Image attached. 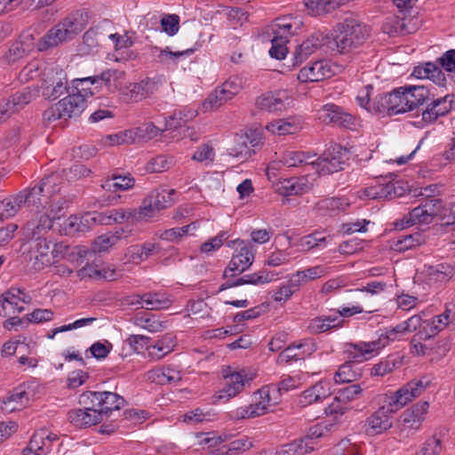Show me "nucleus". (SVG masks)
Instances as JSON below:
<instances>
[{
	"mask_svg": "<svg viewBox=\"0 0 455 455\" xmlns=\"http://www.w3.org/2000/svg\"><path fill=\"white\" fill-rule=\"evenodd\" d=\"M82 16L79 12L71 13L49 29L37 42V50L39 52H45L65 41L71 40L82 32L85 28V22Z\"/></svg>",
	"mask_w": 455,
	"mask_h": 455,
	"instance_id": "obj_1",
	"label": "nucleus"
},
{
	"mask_svg": "<svg viewBox=\"0 0 455 455\" xmlns=\"http://www.w3.org/2000/svg\"><path fill=\"white\" fill-rule=\"evenodd\" d=\"M93 95V92L88 89L76 87V92L69 93L57 103L53 104L43 114L44 121L52 124L57 120L79 116L86 107V98Z\"/></svg>",
	"mask_w": 455,
	"mask_h": 455,
	"instance_id": "obj_2",
	"label": "nucleus"
},
{
	"mask_svg": "<svg viewBox=\"0 0 455 455\" xmlns=\"http://www.w3.org/2000/svg\"><path fill=\"white\" fill-rule=\"evenodd\" d=\"M221 387L212 395V403H226L241 394L253 379L252 374L244 369L235 370L227 366L221 371Z\"/></svg>",
	"mask_w": 455,
	"mask_h": 455,
	"instance_id": "obj_3",
	"label": "nucleus"
},
{
	"mask_svg": "<svg viewBox=\"0 0 455 455\" xmlns=\"http://www.w3.org/2000/svg\"><path fill=\"white\" fill-rule=\"evenodd\" d=\"M334 42L340 53L350 52L361 46L368 36L365 25L355 19L347 18L336 26Z\"/></svg>",
	"mask_w": 455,
	"mask_h": 455,
	"instance_id": "obj_4",
	"label": "nucleus"
},
{
	"mask_svg": "<svg viewBox=\"0 0 455 455\" xmlns=\"http://www.w3.org/2000/svg\"><path fill=\"white\" fill-rule=\"evenodd\" d=\"M433 380L434 377L430 374L415 378L401 387L391 395H385L384 403L396 412L413 399L421 395L427 388L432 385Z\"/></svg>",
	"mask_w": 455,
	"mask_h": 455,
	"instance_id": "obj_5",
	"label": "nucleus"
},
{
	"mask_svg": "<svg viewBox=\"0 0 455 455\" xmlns=\"http://www.w3.org/2000/svg\"><path fill=\"white\" fill-rule=\"evenodd\" d=\"M78 403L88 407H96L101 419L108 418L112 411L124 407L125 399L110 391H85L79 395Z\"/></svg>",
	"mask_w": 455,
	"mask_h": 455,
	"instance_id": "obj_6",
	"label": "nucleus"
},
{
	"mask_svg": "<svg viewBox=\"0 0 455 455\" xmlns=\"http://www.w3.org/2000/svg\"><path fill=\"white\" fill-rule=\"evenodd\" d=\"M349 158V150L339 144L330 145L315 161L314 169L319 175H327L344 169Z\"/></svg>",
	"mask_w": 455,
	"mask_h": 455,
	"instance_id": "obj_7",
	"label": "nucleus"
},
{
	"mask_svg": "<svg viewBox=\"0 0 455 455\" xmlns=\"http://www.w3.org/2000/svg\"><path fill=\"white\" fill-rule=\"evenodd\" d=\"M245 79L241 76H229L220 86L212 92L204 101V107L218 108L237 95L244 87Z\"/></svg>",
	"mask_w": 455,
	"mask_h": 455,
	"instance_id": "obj_8",
	"label": "nucleus"
},
{
	"mask_svg": "<svg viewBox=\"0 0 455 455\" xmlns=\"http://www.w3.org/2000/svg\"><path fill=\"white\" fill-rule=\"evenodd\" d=\"M403 87L394 89L390 92L378 95L373 101V109L381 114L389 116L398 115L410 111L406 103Z\"/></svg>",
	"mask_w": 455,
	"mask_h": 455,
	"instance_id": "obj_9",
	"label": "nucleus"
},
{
	"mask_svg": "<svg viewBox=\"0 0 455 455\" xmlns=\"http://www.w3.org/2000/svg\"><path fill=\"white\" fill-rule=\"evenodd\" d=\"M162 84L160 76L145 77L139 82L130 83L123 89V100L126 103H138L156 93Z\"/></svg>",
	"mask_w": 455,
	"mask_h": 455,
	"instance_id": "obj_10",
	"label": "nucleus"
},
{
	"mask_svg": "<svg viewBox=\"0 0 455 455\" xmlns=\"http://www.w3.org/2000/svg\"><path fill=\"white\" fill-rule=\"evenodd\" d=\"M256 248L250 242L241 241L238 242L231 260L224 270L223 277L228 278V273L233 272L231 276L236 274H242L252 265L255 258Z\"/></svg>",
	"mask_w": 455,
	"mask_h": 455,
	"instance_id": "obj_11",
	"label": "nucleus"
},
{
	"mask_svg": "<svg viewBox=\"0 0 455 455\" xmlns=\"http://www.w3.org/2000/svg\"><path fill=\"white\" fill-rule=\"evenodd\" d=\"M58 218L57 212L50 216L47 212L36 211L23 228L25 239L33 241L44 238V235L52 228L53 221Z\"/></svg>",
	"mask_w": 455,
	"mask_h": 455,
	"instance_id": "obj_12",
	"label": "nucleus"
},
{
	"mask_svg": "<svg viewBox=\"0 0 455 455\" xmlns=\"http://www.w3.org/2000/svg\"><path fill=\"white\" fill-rule=\"evenodd\" d=\"M58 218L57 212L50 216L47 212L36 211L23 228L25 239L33 241L44 238V235L52 228L53 221Z\"/></svg>",
	"mask_w": 455,
	"mask_h": 455,
	"instance_id": "obj_13",
	"label": "nucleus"
},
{
	"mask_svg": "<svg viewBox=\"0 0 455 455\" xmlns=\"http://www.w3.org/2000/svg\"><path fill=\"white\" fill-rule=\"evenodd\" d=\"M395 413L387 403L367 417L364 424L369 435H381L393 427L392 415Z\"/></svg>",
	"mask_w": 455,
	"mask_h": 455,
	"instance_id": "obj_14",
	"label": "nucleus"
},
{
	"mask_svg": "<svg viewBox=\"0 0 455 455\" xmlns=\"http://www.w3.org/2000/svg\"><path fill=\"white\" fill-rule=\"evenodd\" d=\"M279 403L278 389L270 384L260 387L252 395L251 407L257 417L265 415Z\"/></svg>",
	"mask_w": 455,
	"mask_h": 455,
	"instance_id": "obj_15",
	"label": "nucleus"
},
{
	"mask_svg": "<svg viewBox=\"0 0 455 455\" xmlns=\"http://www.w3.org/2000/svg\"><path fill=\"white\" fill-rule=\"evenodd\" d=\"M51 241L46 238H39L28 241V252L30 260L33 261L32 267L36 271H41L55 263L52 260Z\"/></svg>",
	"mask_w": 455,
	"mask_h": 455,
	"instance_id": "obj_16",
	"label": "nucleus"
},
{
	"mask_svg": "<svg viewBox=\"0 0 455 455\" xmlns=\"http://www.w3.org/2000/svg\"><path fill=\"white\" fill-rule=\"evenodd\" d=\"M317 118L324 124H334L345 128H351L355 124V118L352 115L332 103L325 104L318 109Z\"/></svg>",
	"mask_w": 455,
	"mask_h": 455,
	"instance_id": "obj_17",
	"label": "nucleus"
},
{
	"mask_svg": "<svg viewBox=\"0 0 455 455\" xmlns=\"http://www.w3.org/2000/svg\"><path fill=\"white\" fill-rule=\"evenodd\" d=\"M380 351L376 339L369 342L347 343L344 350L347 362L354 364L369 360Z\"/></svg>",
	"mask_w": 455,
	"mask_h": 455,
	"instance_id": "obj_18",
	"label": "nucleus"
},
{
	"mask_svg": "<svg viewBox=\"0 0 455 455\" xmlns=\"http://www.w3.org/2000/svg\"><path fill=\"white\" fill-rule=\"evenodd\" d=\"M380 351L376 339L369 342L347 343L344 350L347 362L354 364L369 360Z\"/></svg>",
	"mask_w": 455,
	"mask_h": 455,
	"instance_id": "obj_19",
	"label": "nucleus"
},
{
	"mask_svg": "<svg viewBox=\"0 0 455 455\" xmlns=\"http://www.w3.org/2000/svg\"><path fill=\"white\" fill-rule=\"evenodd\" d=\"M334 73L332 64L326 60H321L302 68L298 74V79L301 83L319 82L331 77Z\"/></svg>",
	"mask_w": 455,
	"mask_h": 455,
	"instance_id": "obj_20",
	"label": "nucleus"
},
{
	"mask_svg": "<svg viewBox=\"0 0 455 455\" xmlns=\"http://www.w3.org/2000/svg\"><path fill=\"white\" fill-rule=\"evenodd\" d=\"M426 104V108L422 112V120L425 123L432 124L451 110L452 96L447 94L443 97L435 98L431 93L430 100Z\"/></svg>",
	"mask_w": 455,
	"mask_h": 455,
	"instance_id": "obj_21",
	"label": "nucleus"
},
{
	"mask_svg": "<svg viewBox=\"0 0 455 455\" xmlns=\"http://www.w3.org/2000/svg\"><path fill=\"white\" fill-rule=\"evenodd\" d=\"M290 98L285 91L267 92L256 100L257 108L269 113L283 111L290 104Z\"/></svg>",
	"mask_w": 455,
	"mask_h": 455,
	"instance_id": "obj_22",
	"label": "nucleus"
},
{
	"mask_svg": "<svg viewBox=\"0 0 455 455\" xmlns=\"http://www.w3.org/2000/svg\"><path fill=\"white\" fill-rule=\"evenodd\" d=\"M442 200L440 198H421L419 204L411 210V218L419 224H429L440 214Z\"/></svg>",
	"mask_w": 455,
	"mask_h": 455,
	"instance_id": "obj_23",
	"label": "nucleus"
},
{
	"mask_svg": "<svg viewBox=\"0 0 455 455\" xmlns=\"http://www.w3.org/2000/svg\"><path fill=\"white\" fill-rule=\"evenodd\" d=\"M275 191L283 196H298L307 192L311 187L307 176L292 177L278 180L275 185Z\"/></svg>",
	"mask_w": 455,
	"mask_h": 455,
	"instance_id": "obj_24",
	"label": "nucleus"
},
{
	"mask_svg": "<svg viewBox=\"0 0 455 455\" xmlns=\"http://www.w3.org/2000/svg\"><path fill=\"white\" fill-rule=\"evenodd\" d=\"M315 350V344L309 340L293 342L279 354L277 363L285 364L291 361H298L310 355Z\"/></svg>",
	"mask_w": 455,
	"mask_h": 455,
	"instance_id": "obj_25",
	"label": "nucleus"
},
{
	"mask_svg": "<svg viewBox=\"0 0 455 455\" xmlns=\"http://www.w3.org/2000/svg\"><path fill=\"white\" fill-rule=\"evenodd\" d=\"M454 321L455 313L452 314L451 309L447 307L443 314L425 320V331H421L419 334V339H428L434 337Z\"/></svg>",
	"mask_w": 455,
	"mask_h": 455,
	"instance_id": "obj_26",
	"label": "nucleus"
},
{
	"mask_svg": "<svg viewBox=\"0 0 455 455\" xmlns=\"http://www.w3.org/2000/svg\"><path fill=\"white\" fill-rule=\"evenodd\" d=\"M304 124L301 116H290L270 122L266 128L271 133L282 136L297 133L303 128Z\"/></svg>",
	"mask_w": 455,
	"mask_h": 455,
	"instance_id": "obj_27",
	"label": "nucleus"
},
{
	"mask_svg": "<svg viewBox=\"0 0 455 455\" xmlns=\"http://www.w3.org/2000/svg\"><path fill=\"white\" fill-rule=\"evenodd\" d=\"M147 376L158 385L177 384L181 380V371L176 364H167L148 371Z\"/></svg>",
	"mask_w": 455,
	"mask_h": 455,
	"instance_id": "obj_28",
	"label": "nucleus"
},
{
	"mask_svg": "<svg viewBox=\"0 0 455 455\" xmlns=\"http://www.w3.org/2000/svg\"><path fill=\"white\" fill-rule=\"evenodd\" d=\"M82 408L73 409L68 411V419L76 427H90L102 421L96 407H88L81 405Z\"/></svg>",
	"mask_w": 455,
	"mask_h": 455,
	"instance_id": "obj_29",
	"label": "nucleus"
},
{
	"mask_svg": "<svg viewBox=\"0 0 455 455\" xmlns=\"http://www.w3.org/2000/svg\"><path fill=\"white\" fill-rule=\"evenodd\" d=\"M302 22L296 17L286 15L275 19L271 25V29L274 36L286 39L289 38L300 29Z\"/></svg>",
	"mask_w": 455,
	"mask_h": 455,
	"instance_id": "obj_30",
	"label": "nucleus"
},
{
	"mask_svg": "<svg viewBox=\"0 0 455 455\" xmlns=\"http://www.w3.org/2000/svg\"><path fill=\"white\" fill-rule=\"evenodd\" d=\"M33 395L30 384L22 383L8 394L4 400V403L6 409L10 411L20 410L29 403Z\"/></svg>",
	"mask_w": 455,
	"mask_h": 455,
	"instance_id": "obj_31",
	"label": "nucleus"
},
{
	"mask_svg": "<svg viewBox=\"0 0 455 455\" xmlns=\"http://www.w3.org/2000/svg\"><path fill=\"white\" fill-rule=\"evenodd\" d=\"M343 319L331 312L329 315H321L312 318L307 324V331L311 334H321L343 326Z\"/></svg>",
	"mask_w": 455,
	"mask_h": 455,
	"instance_id": "obj_32",
	"label": "nucleus"
},
{
	"mask_svg": "<svg viewBox=\"0 0 455 455\" xmlns=\"http://www.w3.org/2000/svg\"><path fill=\"white\" fill-rule=\"evenodd\" d=\"M429 409V403L427 401H421L411 408L405 410L401 415V422L403 426L419 429L422 422L425 420V416Z\"/></svg>",
	"mask_w": 455,
	"mask_h": 455,
	"instance_id": "obj_33",
	"label": "nucleus"
},
{
	"mask_svg": "<svg viewBox=\"0 0 455 455\" xmlns=\"http://www.w3.org/2000/svg\"><path fill=\"white\" fill-rule=\"evenodd\" d=\"M323 36L322 34L315 33L305 39L300 44L293 53L292 66L300 65L305 61L312 53L319 49L323 44Z\"/></svg>",
	"mask_w": 455,
	"mask_h": 455,
	"instance_id": "obj_34",
	"label": "nucleus"
},
{
	"mask_svg": "<svg viewBox=\"0 0 455 455\" xmlns=\"http://www.w3.org/2000/svg\"><path fill=\"white\" fill-rule=\"evenodd\" d=\"M361 199L384 200L396 196L395 184L392 181L379 182L367 187L358 192Z\"/></svg>",
	"mask_w": 455,
	"mask_h": 455,
	"instance_id": "obj_35",
	"label": "nucleus"
},
{
	"mask_svg": "<svg viewBox=\"0 0 455 455\" xmlns=\"http://www.w3.org/2000/svg\"><path fill=\"white\" fill-rule=\"evenodd\" d=\"M329 273V267L317 265L303 270H298L289 277L291 286L297 291L309 281L316 280Z\"/></svg>",
	"mask_w": 455,
	"mask_h": 455,
	"instance_id": "obj_36",
	"label": "nucleus"
},
{
	"mask_svg": "<svg viewBox=\"0 0 455 455\" xmlns=\"http://www.w3.org/2000/svg\"><path fill=\"white\" fill-rule=\"evenodd\" d=\"M426 241V235L422 232H415L394 237L389 241V247L393 251L404 252L424 244Z\"/></svg>",
	"mask_w": 455,
	"mask_h": 455,
	"instance_id": "obj_37",
	"label": "nucleus"
},
{
	"mask_svg": "<svg viewBox=\"0 0 455 455\" xmlns=\"http://www.w3.org/2000/svg\"><path fill=\"white\" fill-rule=\"evenodd\" d=\"M331 395L330 384L320 380L306 389L299 396V404L308 406L314 403H320Z\"/></svg>",
	"mask_w": 455,
	"mask_h": 455,
	"instance_id": "obj_38",
	"label": "nucleus"
},
{
	"mask_svg": "<svg viewBox=\"0 0 455 455\" xmlns=\"http://www.w3.org/2000/svg\"><path fill=\"white\" fill-rule=\"evenodd\" d=\"M403 87L406 96L405 101L410 108V111H412L430 100L431 92L427 85H404Z\"/></svg>",
	"mask_w": 455,
	"mask_h": 455,
	"instance_id": "obj_39",
	"label": "nucleus"
},
{
	"mask_svg": "<svg viewBox=\"0 0 455 455\" xmlns=\"http://www.w3.org/2000/svg\"><path fill=\"white\" fill-rule=\"evenodd\" d=\"M92 228V214L86 213L83 216L71 215L64 220L61 225V231L66 235L76 233H85Z\"/></svg>",
	"mask_w": 455,
	"mask_h": 455,
	"instance_id": "obj_40",
	"label": "nucleus"
},
{
	"mask_svg": "<svg viewBox=\"0 0 455 455\" xmlns=\"http://www.w3.org/2000/svg\"><path fill=\"white\" fill-rule=\"evenodd\" d=\"M424 275L428 283H446L454 275V268L447 263L425 266Z\"/></svg>",
	"mask_w": 455,
	"mask_h": 455,
	"instance_id": "obj_41",
	"label": "nucleus"
},
{
	"mask_svg": "<svg viewBox=\"0 0 455 455\" xmlns=\"http://www.w3.org/2000/svg\"><path fill=\"white\" fill-rule=\"evenodd\" d=\"M412 75L419 79L431 80L440 86H443L446 82V77L440 67L433 62L415 67Z\"/></svg>",
	"mask_w": 455,
	"mask_h": 455,
	"instance_id": "obj_42",
	"label": "nucleus"
},
{
	"mask_svg": "<svg viewBox=\"0 0 455 455\" xmlns=\"http://www.w3.org/2000/svg\"><path fill=\"white\" fill-rule=\"evenodd\" d=\"M348 203L339 197H330L320 200L315 205L318 215L323 217H334L346 210Z\"/></svg>",
	"mask_w": 455,
	"mask_h": 455,
	"instance_id": "obj_43",
	"label": "nucleus"
},
{
	"mask_svg": "<svg viewBox=\"0 0 455 455\" xmlns=\"http://www.w3.org/2000/svg\"><path fill=\"white\" fill-rule=\"evenodd\" d=\"M197 115V110L189 107L176 109L172 115L164 118V130H176L186 123L193 120Z\"/></svg>",
	"mask_w": 455,
	"mask_h": 455,
	"instance_id": "obj_44",
	"label": "nucleus"
},
{
	"mask_svg": "<svg viewBox=\"0 0 455 455\" xmlns=\"http://www.w3.org/2000/svg\"><path fill=\"white\" fill-rule=\"evenodd\" d=\"M31 100V93L27 91H20L12 94L4 104L0 105V118L10 116L24 108Z\"/></svg>",
	"mask_w": 455,
	"mask_h": 455,
	"instance_id": "obj_45",
	"label": "nucleus"
},
{
	"mask_svg": "<svg viewBox=\"0 0 455 455\" xmlns=\"http://www.w3.org/2000/svg\"><path fill=\"white\" fill-rule=\"evenodd\" d=\"M176 339L171 333L164 335L155 345L147 347L148 357L152 360H160L173 351Z\"/></svg>",
	"mask_w": 455,
	"mask_h": 455,
	"instance_id": "obj_46",
	"label": "nucleus"
},
{
	"mask_svg": "<svg viewBox=\"0 0 455 455\" xmlns=\"http://www.w3.org/2000/svg\"><path fill=\"white\" fill-rule=\"evenodd\" d=\"M141 307L148 310H161L169 308L172 304V299L165 293L149 292L140 296L138 301Z\"/></svg>",
	"mask_w": 455,
	"mask_h": 455,
	"instance_id": "obj_47",
	"label": "nucleus"
},
{
	"mask_svg": "<svg viewBox=\"0 0 455 455\" xmlns=\"http://www.w3.org/2000/svg\"><path fill=\"white\" fill-rule=\"evenodd\" d=\"M154 243L134 244L126 249L124 260L125 263L139 264L146 260L156 251Z\"/></svg>",
	"mask_w": 455,
	"mask_h": 455,
	"instance_id": "obj_48",
	"label": "nucleus"
},
{
	"mask_svg": "<svg viewBox=\"0 0 455 455\" xmlns=\"http://www.w3.org/2000/svg\"><path fill=\"white\" fill-rule=\"evenodd\" d=\"M135 180L130 174L113 173L101 185L104 190L109 192L125 191L134 186Z\"/></svg>",
	"mask_w": 455,
	"mask_h": 455,
	"instance_id": "obj_49",
	"label": "nucleus"
},
{
	"mask_svg": "<svg viewBox=\"0 0 455 455\" xmlns=\"http://www.w3.org/2000/svg\"><path fill=\"white\" fill-rule=\"evenodd\" d=\"M51 440L46 436L45 430H40L33 435L26 455H47L51 451Z\"/></svg>",
	"mask_w": 455,
	"mask_h": 455,
	"instance_id": "obj_50",
	"label": "nucleus"
},
{
	"mask_svg": "<svg viewBox=\"0 0 455 455\" xmlns=\"http://www.w3.org/2000/svg\"><path fill=\"white\" fill-rule=\"evenodd\" d=\"M381 28L385 34L391 36L411 34L415 31V28H410L404 18L398 16H389L386 18Z\"/></svg>",
	"mask_w": 455,
	"mask_h": 455,
	"instance_id": "obj_51",
	"label": "nucleus"
},
{
	"mask_svg": "<svg viewBox=\"0 0 455 455\" xmlns=\"http://www.w3.org/2000/svg\"><path fill=\"white\" fill-rule=\"evenodd\" d=\"M19 195L23 205H33L38 209L40 206L45 208L44 205L48 204V198H46V195L44 194V188H40L39 184L29 189L20 191Z\"/></svg>",
	"mask_w": 455,
	"mask_h": 455,
	"instance_id": "obj_52",
	"label": "nucleus"
},
{
	"mask_svg": "<svg viewBox=\"0 0 455 455\" xmlns=\"http://www.w3.org/2000/svg\"><path fill=\"white\" fill-rule=\"evenodd\" d=\"M315 156L303 151L286 150L282 154L280 163L287 167H297L302 164L312 165L314 167Z\"/></svg>",
	"mask_w": 455,
	"mask_h": 455,
	"instance_id": "obj_53",
	"label": "nucleus"
},
{
	"mask_svg": "<svg viewBox=\"0 0 455 455\" xmlns=\"http://www.w3.org/2000/svg\"><path fill=\"white\" fill-rule=\"evenodd\" d=\"M407 334L406 327L403 326V323H400L394 327L387 328L384 332L379 334L376 341L381 350L391 342L401 340Z\"/></svg>",
	"mask_w": 455,
	"mask_h": 455,
	"instance_id": "obj_54",
	"label": "nucleus"
},
{
	"mask_svg": "<svg viewBox=\"0 0 455 455\" xmlns=\"http://www.w3.org/2000/svg\"><path fill=\"white\" fill-rule=\"evenodd\" d=\"M313 451L314 446L308 444L302 437L281 445L276 453L277 455H305Z\"/></svg>",
	"mask_w": 455,
	"mask_h": 455,
	"instance_id": "obj_55",
	"label": "nucleus"
},
{
	"mask_svg": "<svg viewBox=\"0 0 455 455\" xmlns=\"http://www.w3.org/2000/svg\"><path fill=\"white\" fill-rule=\"evenodd\" d=\"M240 278L242 285H261L279 279V274L275 271L262 269L256 273L243 275Z\"/></svg>",
	"mask_w": 455,
	"mask_h": 455,
	"instance_id": "obj_56",
	"label": "nucleus"
},
{
	"mask_svg": "<svg viewBox=\"0 0 455 455\" xmlns=\"http://www.w3.org/2000/svg\"><path fill=\"white\" fill-rule=\"evenodd\" d=\"M134 323L149 332H158L166 327V322L161 321L158 316L152 314L137 315L134 317Z\"/></svg>",
	"mask_w": 455,
	"mask_h": 455,
	"instance_id": "obj_57",
	"label": "nucleus"
},
{
	"mask_svg": "<svg viewBox=\"0 0 455 455\" xmlns=\"http://www.w3.org/2000/svg\"><path fill=\"white\" fill-rule=\"evenodd\" d=\"M194 52L195 49L192 48L172 52L170 47L167 46L164 49H159L157 60L160 63L165 66H176L182 57L189 56L194 53Z\"/></svg>",
	"mask_w": 455,
	"mask_h": 455,
	"instance_id": "obj_58",
	"label": "nucleus"
},
{
	"mask_svg": "<svg viewBox=\"0 0 455 455\" xmlns=\"http://www.w3.org/2000/svg\"><path fill=\"white\" fill-rule=\"evenodd\" d=\"M22 206L19 193L0 201V221L13 217Z\"/></svg>",
	"mask_w": 455,
	"mask_h": 455,
	"instance_id": "obj_59",
	"label": "nucleus"
},
{
	"mask_svg": "<svg viewBox=\"0 0 455 455\" xmlns=\"http://www.w3.org/2000/svg\"><path fill=\"white\" fill-rule=\"evenodd\" d=\"M176 193L175 189L157 188L151 191L148 196L153 202L155 208L160 211L170 207L173 204L172 196Z\"/></svg>",
	"mask_w": 455,
	"mask_h": 455,
	"instance_id": "obj_60",
	"label": "nucleus"
},
{
	"mask_svg": "<svg viewBox=\"0 0 455 455\" xmlns=\"http://www.w3.org/2000/svg\"><path fill=\"white\" fill-rule=\"evenodd\" d=\"M251 447V442L249 441L248 437L243 436L242 438L230 441L227 445H222L217 450L216 455H237L248 451Z\"/></svg>",
	"mask_w": 455,
	"mask_h": 455,
	"instance_id": "obj_61",
	"label": "nucleus"
},
{
	"mask_svg": "<svg viewBox=\"0 0 455 455\" xmlns=\"http://www.w3.org/2000/svg\"><path fill=\"white\" fill-rule=\"evenodd\" d=\"M361 376V371L357 368H354V364L346 362L339 366L334 375V381L336 383H350Z\"/></svg>",
	"mask_w": 455,
	"mask_h": 455,
	"instance_id": "obj_62",
	"label": "nucleus"
},
{
	"mask_svg": "<svg viewBox=\"0 0 455 455\" xmlns=\"http://www.w3.org/2000/svg\"><path fill=\"white\" fill-rule=\"evenodd\" d=\"M135 221L149 220L155 218L160 212L159 209L155 208L151 199L147 196L143 199L141 205L139 209H133Z\"/></svg>",
	"mask_w": 455,
	"mask_h": 455,
	"instance_id": "obj_63",
	"label": "nucleus"
},
{
	"mask_svg": "<svg viewBox=\"0 0 455 455\" xmlns=\"http://www.w3.org/2000/svg\"><path fill=\"white\" fill-rule=\"evenodd\" d=\"M401 364L399 358L388 356L386 359L373 365L371 370V374L376 377H383L386 374L392 372Z\"/></svg>",
	"mask_w": 455,
	"mask_h": 455,
	"instance_id": "obj_64",
	"label": "nucleus"
}]
</instances>
